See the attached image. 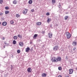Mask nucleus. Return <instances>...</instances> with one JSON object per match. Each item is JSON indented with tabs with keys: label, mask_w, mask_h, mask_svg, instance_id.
<instances>
[{
	"label": "nucleus",
	"mask_w": 77,
	"mask_h": 77,
	"mask_svg": "<svg viewBox=\"0 0 77 77\" xmlns=\"http://www.w3.org/2000/svg\"><path fill=\"white\" fill-rule=\"evenodd\" d=\"M65 33H66V37L68 39H70L71 38V34L69 33L68 32H66Z\"/></svg>",
	"instance_id": "nucleus-1"
},
{
	"label": "nucleus",
	"mask_w": 77,
	"mask_h": 77,
	"mask_svg": "<svg viewBox=\"0 0 77 77\" xmlns=\"http://www.w3.org/2000/svg\"><path fill=\"white\" fill-rule=\"evenodd\" d=\"M59 49V46L57 45L54 46L53 48V50L54 51H57Z\"/></svg>",
	"instance_id": "nucleus-2"
},
{
	"label": "nucleus",
	"mask_w": 77,
	"mask_h": 77,
	"mask_svg": "<svg viewBox=\"0 0 77 77\" xmlns=\"http://www.w3.org/2000/svg\"><path fill=\"white\" fill-rule=\"evenodd\" d=\"M52 62H57V59L56 57H53L52 58Z\"/></svg>",
	"instance_id": "nucleus-3"
},
{
	"label": "nucleus",
	"mask_w": 77,
	"mask_h": 77,
	"mask_svg": "<svg viewBox=\"0 0 77 77\" xmlns=\"http://www.w3.org/2000/svg\"><path fill=\"white\" fill-rule=\"evenodd\" d=\"M57 62H58V61H60L61 60V57H57Z\"/></svg>",
	"instance_id": "nucleus-4"
},
{
	"label": "nucleus",
	"mask_w": 77,
	"mask_h": 77,
	"mask_svg": "<svg viewBox=\"0 0 77 77\" xmlns=\"http://www.w3.org/2000/svg\"><path fill=\"white\" fill-rule=\"evenodd\" d=\"M32 70V69L29 67L27 69V71L28 72H31Z\"/></svg>",
	"instance_id": "nucleus-5"
},
{
	"label": "nucleus",
	"mask_w": 77,
	"mask_h": 77,
	"mask_svg": "<svg viewBox=\"0 0 77 77\" xmlns=\"http://www.w3.org/2000/svg\"><path fill=\"white\" fill-rule=\"evenodd\" d=\"M27 11H28L27 9H25L24 10H23V14H26L27 13Z\"/></svg>",
	"instance_id": "nucleus-6"
},
{
	"label": "nucleus",
	"mask_w": 77,
	"mask_h": 77,
	"mask_svg": "<svg viewBox=\"0 0 77 77\" xmlns=\"http://www.w3.org/2000/svg\"><path fill=\"white\" fill-rule=\"evenodd\" d=\"M29 50H30V48H29V47H27V48H26L25 51L27 53L29 52Z\"/></svg>",
	"instance_id": "nucleus-7"
},
{
	"label": "nucleus",
	"mask_w": 77,
	"mask_h": 77,
	"mask_svg": "<svg viewBox=\"0 0 77 77\" xmlns=\"http://www.w3.org/2000/svg\"><path fill=\"white\" fill-rule=\"evenodd\" d=\"M48 35L49 36V38H51L52 37V36L53 35V34L52 33H48Z\"/></svg>",
	"instance_id": "nucleus-8"
},
{
	"label": "nucleus",
	"mask_w": 77,
	"mask_h": 77,
	"mask_svg": "<svg viewBox=\"0 0 77 77\" xmlns=\"http://www.w3.org/2000/svg\"><path fill=\"white\" fill-rule=\"evenodd\" d=\"M2 25L4 26H5L7 25V22H4L2 23Z\"/></svg>",
	"instance_id": "nucleus-9"
},
{
	"label": "nucleus",
	"mask_w": 77,
	"mask_h": 77,
	"mask_svg": "<svg viewBox=\"0 0 77 77\" xmlns=\"http://www.w3.org/2000/svg\"><path fill=\"white\" fill-rule=\"evenodd\" d=\"M69 74H72V72H73V70L72 69H69Z\"/></svg>",
	"instance_id": "nucleus-10"
},
{
	"label": "nucleus",
	"mask_w": 77,
	"mask_h": 77,
	"mask_svg": "<svg viewBox=\"0 0 77 77\" xmlns=\"http://www.w3.org/2000/svg\"><path fill=\"white\" fill-rule=\"evenodd\" d=\"M72 45L74 46H76L77 45V42H73L72 43Z\"/></svg>",
	"instance_id": "nucleus-11"
},
{
	"label": "nucleus",
	"mask_w": 77,
	"mask_h": 77,
	"mask_svg": "<svg viewBox=\"0 0 77 77\" xmlns=\"http://www.w3.org/2000/svg\"><path fill=\"white\" fill-rule=\"evenodd\" d=\"M38 36V34H35L33 37V39H36V37Z\"/></svg>",
	"instance_id": "nucleus-12"
},
{
	"label": "nucleus",
	"mask_w": 77,
	"mask_h": 77,
	"mask_svg": "<svg viewBox=\"0 0 77 77\" xmlns=\"http://www.w3.org/2000/svg\"><path fill=\"white\" fill-rule=\"evenodd\" d=\"M36 25H38V26H40V25H41V22H37L36 23Z\"/></svg>",
	"instance_id": "nucleus-13"
},
{
	"label": "nucleus",
	"mask_w": 77,
	"mask_h": 77,
	"mask_svg": "<svg viewBox=\"0 0 77 77\" xmlns=\"http://www.w3.org/2000/svg\"><path fill=\"white\" fill-rule=\"evenodd\" d=\"M17 1H16V0H14L13 2V4H14V5H16V4H17Z\"/></svg>",
	"instance_id": "nucleus-14"
},
{
	"label": "nucleus",
	"mask_w": 77,
	"mask_h": 77,
	"mask_svg": "<svg viewBox=\"0 0 77 77\" xmlns=\"http://www.w3.org/2000/svg\"><path fill=\"white\" fill-rule=\"evenodd\" d=\"M33 2L32 1V0H30L29 1L28 3L29 4H30V5L32 4V3Z\"/></svg>",
	"instance_id": "nucleus-15"
},
{
	"label": "nucleus",
	"mask_w": 77,
	"mask_h": 77,
	"mask_svg": "<svg viewBox=\"0 0 77 77\" xmlns=\"http://www.w3.org/2000/svg\"><path fill=\"white\" fill-rule=\"evenodd\" d=\"M19 45L21 46V47H22L23 45V43L22 42H20L19 43Z\"/></svg>",
	"instance_id": "nucleus-16"
},
{
	"label": "nucleus",
	"mask_w": 77,
	"mask_h": 77,
	"mask_svg": "<svg viewBox=\"0 0 77 77\" xmlns=\"http://www.w3.org/2000/svg\"><path fill=\"white\" fill-rule=\"evenodd\" d=\"M68 16H65V17H64L65 20H66L68 19Z\"/></svg>",
	"instance_id": "nucleus-17"
},
{
	"label": "nucleus",
	"mask_w": 77,
	"mask_h": 77,
	"mask_svg": "<svg viewBox=\"0 0 77 77\" xmlns=\"http://www.w3.org/2000/svg\"><path fill=\"white\" fill-rule=\"evenodd\" d=\"M42 77H46V74L43 73L42 74Z\"/></svg>",
	"instance_id": "nucleus-18"
},
{
	"label": "nucleus",
	"mask_w": 77,
	"mask_h": 77,
	"mask_svg": "<svg viewBox=\"0 0 77 77\" xmlns=\"http://www.w3.org/2000/svg\"><path fill=\"white\" fill-rule=\"evenodd\" d=\"M17 38L18 37H17V36H14L13 37L14 39H15V40L17 39Z\"/></svg>",
	"instance_id": "nucleus-19"
},
{
	"label": "nucleus",
	"mask_w": 77,
	"mask_h": 77,
	"mask_svg": "<svg viewBox=\"0 0 77 77\" xmlns=\"http://www.w3.org/2000/svg\"><path fill=\"white\" fill-rule=\"evenodd\" d=\"M55 2H56V1H55V0H52V4H53V3H55Z\"/></svg>",
	"instance_id": "nucleus-20"
},
{
	"label": "nucleus",
	"mask_w": 77,
	"mask_h": 77,
	"mask_svg": "<svg viewBox=\"0 0 77 77\" xmlns=\"http://www.w3.org/2000/svg\"><path fill=\"white\" fill-rule=\"evenodd\" d=\"M51 21V19H50V18H48L47 20V21L48 23H50V21Z\"/></svg>",
	"instance_id": "nucleus-21"
},
{
	"label": "nucleus",
	"mask_w": 77,
	"mask_h": 77,
	"mask_svg": "<svg viewBox=\"0 0 77 77\" xmlns=\"http://www.w3.org/2000/svg\"><path fill=\"white\" fill-rule=\"evenodd\" d=\"M20 14H17L16 15V17H17V18H18V17H20Z\"/></svg>",
	"instance_id": "nucleus-22"
},
{
	"label": "nucleus",
	"mask_w": 77,
	"mask_h": 77,
	"mask_svg": "<svg viewBox=\"0 0 77 77\" xmlns=\"http://www.w3.org/2000/svg\"><path fill=\"white\" fill-rule=\"evenodd\" d=\"M58 7H59V8H61V5H60V3H59Z\"/></svg>",
	"instance_id": "nucleus-23"
},
{
	"label": "nucleus",
	"mask_w": 77,
	"mask_h": 77,
	"mask_svg": "<svg viewBox=\"0 0 77 77\" xmlns=\"http://www.w3.org/2000/svg\"><path fill=\"white\" fill-rule=\"evenodd\" d=\"M9 12V11H5V14H8Z\"/></svg>",
	"instance_id": "nucleus-24"
},
{
	"label": "nucleus",
	"mask_w": 77,
	"mask_h": 77,
	"mask_svg": "<svg viewBox=\"0 0 77 77\" xmlns=\"http://www.w3.org/2000/svg\"><path fill=\"white\" fill-rule=\"evenodd\" d=\"M17 36H18V37L19 38H21V35H20V34H18L17 35Z\"/></svg>",
	"instance_id": "nucleus-25"
},
{
	"label": "nucleus",
	"mask_w": 77,
	"mask_h": 77,
	"mask_svg": "<svg viewBox=\"0 0 77 77\" xmlns=\"http://www.w3.org/2000/svg\"><path fill=\"white\" fill-rule=\"evenodd\" d=\"M13 44H16V41L15 40H14L13 42Z\"/></svg>",
	"instance_id": "nucleus-26"
},
{
	"label": "nucleus",
	"mask_w": 77,
	"mask_h": 77,
	"mask_svg": "<svg viewBox=\"0 0 77 77\" xmlns=\"http://www.w3.org/2000/svg\"><path fill=\"white\" fill-rule=\"evenodd\" d=\"M3 2V0H0V4H2V3Z\"/></svg>",
	"instance_id": "nucleus-27"
},
{
	"label": "nucleus",
	"mask_w": 77,
	"mask_h": 77,
	"mask_svg": "<svg viewBox=\"0 0 77 77\" xmlns=\"http://www.w3.org/2000/svg\"><path fill=\"white\" fill-rule=\"evenodd\" d=\"M14 23V21L13 20H11L10 21V23L11 24H12Z\"/></svg>",
	"instance_id": "nucleus-28"
},
{
	"label": "nucleus",
	"mask_w": 77,
	"mask_h": 77,
	"mask_svg": "<svg viewBox=\"0 0 77 77\" xmlns=\"http://www.w3.org/2000/svg\"><path fill=\"white\" fill-rule=\"evenodd\" d=\"M5 9L6 10H8L9 9V7H6L5 8Z\"/></svg>",
	"instance_id": "nucleus-29"
},
{
	"label": "nucleus",
	"mask_w": 77,
	"mask_h": 77,
	"mask_svg": "<svg viewBox=\"0 0 77 77\" xmlns=\"http://www.w3.org/2000/svg\"><path fill=\"white\" fill-rule=\"evenodd\" d=\"M17 52L18 53H20V50H17Z\"/></svg>",
	"instance_id": "nucleus-30"
},
{
	"label": "nucleus",
	"mask_w": 77,
	"mask_h": 77,
	"mask_svg": "<svg viewBox=\"0 0 77 77\" xmlns=\"http://www.w3.org/2000/svg\"><path fill=\"white\" fill-rule=\"evenodd\" d=\"M46 15H50V13H47L46 14Z\"/></svg>",
	"instance_id": "nucleus-31"
},
{
	"label": "nucleus",
	"mask_w": 77,
	"mask_h": 77,
	"mask_svg": "<svg viewBox=\"0 0 77 77\" xmlns=\"http://www.w3.org/2000/svg\"><path fill=\"white\" fill-rule=\"evenodd\" d=\"M58 68L59 70H61V67H58Z\"/></svg>",
	"instance_id": "nucleus-32"
},
{
	"label": "nucleus",
	"mask_w": 77,
	"mask_h": 77,
	"mask_svg": "<svg viewBox=\"0 0 77 77\" xmlns=\"http://www.w3.org/2000/svg\"><path fill=\"white\" fill-rule=\"evenodd\" d=\"M58 25L57 24H54V26H58Z\"/></svg>",
	"instance_id": "nucleus-33"
},
{
	"label": "nucleus",
	"mask_w": 77,
	"mask_h": 77,
	"mask_svg": "<svg viewBox=\"0 0 77 77\" xmlns=\"http://www.w3.org/2000/svg\"><path fill=\"white\" fill-rule=\"evenodd\" d=\"M3 14L2 13V12L0 13V15H1V16H2Z\"/></svg>",
	"instance_id": "nucleus-34"
},
{
	"label": "nucleus",
	"mask_w": 77,
	"mask_h": 77,
	"mask_svg": "<svg viewBox=\"0 0 77 77\" xmlns=\"http://www.w3.org/2000/svg\"><path fill=\"white\" fill-rule=\"evenodd\" d=\"M75 49H76V48H73V51H74V50H75Z\"/></svg>",
	"instance_id": "nucleus-35"
},
{
	"label": "nucleus",
	"mask_w": 77,
	"mask_h": 77,
	"mask_svg": "<svg viewBox=\"0 0 77 77\" xmlns=\"http://www.w3.org/2000/svg\"><path fill=\"white\" fill-rule=\"evenodd\" d=\"M34 11V10H33V9H32L31 10V11L32 12H33Z\"/></svg>",
	"instance_id": "nucleus-36"
},
{
	"label": "nucleus",
	"mask_w": 77,
	"mask_h": 77,
	"mask_svg": "<svg viewBox=\"0 0 77 77\" xmlns=\"http://www.w3.org/2000/svg\"><path fill=\"white\" fill-rule=\"evenodd\" d=\"M66 60H67V59H68V57H67V56H66Z\"/></svg>",
	"instance_id": "nucleus-37"
},
{
	"label": "nucleus",
	"mask_w": 77,
	"mask_h": 77,
	"mask_svg": "<svg viewBox=\"0 0 77 77\" xmlns=\"http://www.w3.org/2000/svg\"><path fill=\"white\" fill-rule=\"evenodd\" d=\"M57 77H62L61 75H59Z\"/></svg>",
	"instance_id": "nucleus-38"
},
{
	"label": "nucleus",
	"mask_w": 77,
	"mask_h": 77,
	"mask_svg": "<svg viewBox=\"0 0 77 77\" xmlns=\"http://www.w3.org/2000/svg\"><path fill=\"white\" fill-rule=\"evenodd\" d=\"M66 77H69V76H68V75H66Z\"/></svg>",
	"instance_id": "nucleus-39"
},
{
	"label": "nucleus",
	"mask_w": 77,
	"mask_h": 77,
	"mask_svg": "<svg viewBox=\"0 0 77 77\" xmlns=\"http://www.w3.org/2000/svg\"><path fill=\"white\" fill-rule=\"evenodd\" d=\"M12 58H14V56H13V55H12Z\"/></svg>",
	"instance_id": "nucleus-40"
},
{
	"label": "nucleus",
	"mask_w": 77,
	"mask_h": 77,
	"mask_svg": "<svg viewBox=\"0 0 77 77\" xmlns=\"http://www.w3.org/2000/svg\"><path fill=\"white\" fill-rule=\"evenodd\" d=\"M4 39H5V38H3V40H4Z\"/></svg>",
	"instance_id": "nucleus-41"
},
{
	"label": "nucleus",
	"mask_w": 77,
	"mask_h": 77,
	"mask_svg": "<svg viewBox=\"0 0 77 77\" xmlns=\"http://www.w3.org/2000/svg\"><path fill=\"white\" fill-rule=\"evenodd\" d=\"M52 26V25H50V27H51Z\"/></svg>",
	"instance_id": "nucleus-42"
},
{
	"label": "nucleus",
	"mask_w": 77,
	"mask_h": 77,
	"mask_svg": "<svg viewBox=\"0 0 77 77\" xmlns=\"http://www.w3.org/2000/svg\"><path fill=\"white\" fill-rule=\"evenodd\" d=\"M75 69H76V70H77V67L75 68Z\"/></svg>",
	"instance_id": "nucleus-43"
},
{
	"label": "nucleus",
	"mask_w": 77,
	"mask_h": 77,
	"mask_svg": "<svg viewBox=\"0 0 77 77\" xmlns=\"http://www.w3.org/2000/svg\"><path fill=\"white\" fill-rule=\"evenodd\" d=\"M5 44H6V43H5Z\"/></svg>",
	"instance_id": "nucleus-44"
},
{
	"label": "nucleus",
	"mask_w": 77,
	"mask_h": 77,
	"mask_svg": "<svg viewBox=\"0 0 77 77\" xmlns=\"http://www.w3.org/2000/svg\"><path fill=\"white\" fill-rule=\"evenodd\" d=\"M4 48H5V46H4Z\"/></svg>",
	"instance_id": "nucleus-45"
},
{
	"label": "nucleus",
	"mask_w": 77,
	"mask_h": 77,
	"mask_svg": "<svg viewBox=\"0 0 77 77\" xmlns=\"http://www.w3.org/2000/svg\"><path fill=\"white\" fill-rule=\"evenodd\" d=\"M4 57H5V58H6V56H5Z\"/></svg>",
	"instance_id": "nucleus-46"
},
{
	"label": "nucleus",
	"mask_w": 77,
	"mask_h": 77,
	"mask_svg": "<svg viewBox=\"0 0 77 77\" xmlns=\"http://www.w3.org/2000/svg\"><path fill=\"white\" fill-rule=\"evenodd\" d=\"M6 53H7V51H6Z\"/></svg>",
	"instance_id": "nucleus-47"
},
{
	"label": "nucleus",
	"mask_w": 77,
	"mask_h": 77,
	"mask_svg": "<svg viewBox=\"0 0 77 77\" xmlns=\"http://www.w3.org/2000/svg\"><path fill=\"white\" fill-rule=\"evenodd\" d=\"M0 24H1V23L0 22Z\"/></svg>",
	"instance_id": "nucleus-48"
}]
</instances>
